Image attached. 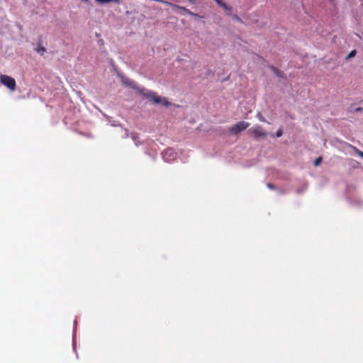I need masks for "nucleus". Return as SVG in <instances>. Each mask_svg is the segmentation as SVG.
<instances>
[{"label": "nucleus", "mask_w": 363, "mask_h": 363, "mask_svg": "<svg viewBox=\"0 0 363 363\" xmlns=\"http://www.w3.org/2000/svg\"><path fill=\"white\" fill-rule=\"evenodd\" d=\"M272 70L274 72V73L276 74H277L278 76H280L279 71L277 69H276L275 67H272Z\"/></svg>", "instance_id": "dca6fc26"}, {"label": "nucleus", "mask_w": 363, "mask_h": 363, "mask_svg": "<svg viewBox=\"0 0 363 363\" xmlns=\"http://www.w3.org/2000/svg\"><path fill=\"white\" fill-rule=\"evenodd\" d=\"M40 51H45V48L40 49Z\"/></svg>", "instance_id": "aec40b11"}, {"label": "nucleus", "mask_w": 363, "mask_h": 363, "mask_svg": "<svg viewBox=\"0 0 363 363\" xmlns=\"http://www.w3.org/2000/svg\"><path fill=\"white\" fill-rule=\"evenodd\" d=\"M172 8H173L174 9H178V10H180V11H183L184 12L186 10V8L184 7V6H179V5H176V4H174L172 3L170 4V6Z\"/></svg>", "instance_id": "6e6552de"}, {"label": "nucleus", "mask_w": 363, "mask_h": 363, "mask_svg": "<svg viewBox=\"0 0 363 363\" xmlns=\"http://www.w3.org/2000/svg\"><path fill=\"white\" fill-rule=\"evenodd\" d=\"M322 162V158L321 157H318L317 158L315 161H314V165L315 166H318Z\"/></svg>", "instance_id": "4468645a"}, {"label": "nucleus", "mask_w": 363, "mask_h": 363, "mask_svg": "<svg viewBox=\"0 0 363 363\" xmlns=\"http://www.w3.org/2000/svg\"><path fill=\"white\" fill-rule=\"evenodd\" d=\"M140 93L150 101H152L155 104H161L165 107H168L171 105V103L168 101L167 99L165 97H161L158 96L155 92L141 89Z\"/></svg>", "instance_id": "f257e3e1"}, {"label": "nucleus", "mask_w": 363, "mask_h": 363, "mask_svg": "<svg viewBox=\"0 0 363 363\" xmlns=\"http://www.w3.org/2000/svg\"><path fill=\"white\" fill-rule=\"evenodd\" d=\"M164 160L170 162L176 158V152L172 149H167L162 153Z\"/></svg>", "instance_id": "39448f33"}, {"label": "nucleus", "mask_w": 363, "mask_h": 363, "mask_svg": "<svg viewBox=\"0 0 363 363\" xmlns=\"http://www.w3.org/2000/svg\"><path fill=\"white\" fill-rule=\"evenodd\" d=\"M40 51H45V48L40 49Z\"/></svg>", "instance_id": "6ab92c4d"}, {"label": "nucleus", "mask_w": 363, "mask_h": 363, "mask_svg": "<svg viewBox=\"0 0 363 363\" xmlns=\"http://www.w3.org/2000/svg\"><path fill=\"white\" fill-rule=\"evenodd\" d=\"M81 1L87 3L89 0H81Z\"/></svg>", "instance_id": "f3484780"}, {"label": "nucleus", "mask_w": 363, "mask_h": 363, "mask_svg": "<svg viewBox=\"0 0 363 363\" xmlns=\"http://www.w3.org/2000/svg\"><path fill=\"white\" fill-rule=\"evenodd\" d=\"M189 1L191 2V3H194V0H188Z\"/></svg>", "instance_id": "a211bd4d"}, {"label": "nucleus", "mask_w": 363, "mask_h": 363, "mask_svg": "<svg viewBox=\"0 0 363 363\" xmlns=\"http://www.w3.org/2000/svg\"><path fill=\"white\" fill-rule=\"evenodd\" d=\"M357 54L356 50H352L346 57V60H349L350 58L354 57Z\"/></svg>", "instance_id": "1a4fd4ad"}, {"label": "nucleus", "mask_w": 363, "mask_h": 363, "mask_svg": "<svg viewBox=\"0 0 363 363\" xmlns=\"http://www.w3.org/2000/svg\"><path fill=\"white\" fill-rule=\"evenodd\" d=\"M219 6L225 9V10L230 9V8L223 2H222Z\"/></svg>", "instance_id": "2eb2a0df"}, {"label": "nucleus", "mask_w": 363, "mask_h": 363, "mask_svg": "<svg viewBox=\"0 0 363 363\" xmlns=\"http://www.w3.org/2000/svg\"><path fill=\"white\" fill-rule=\"evenodd\" d=\"M257 118L261 121V122H266L265 118L262 116V114L260 112H258L257 113Z\"/></svg>", "instance_id": "9d476101"}, {"label": "nucleus", "mask_w": 363, "mask_h": 363, "mask_svg": "<svg viewBox=\"0 0 363 363\" xmlns=\"http://www.w3.org/2000/svg\"><path fill=\"white\" fill-rule=\"evenodd\" d=\"M186 14L189 15V16H194V17H199V15L196 14V13H194L193 12H191L190 10L186 9L185 11H184Z\"/></svg>", "instance_id": "f8f14e48"}, {"label": "nucleus", "mask_w": 363, "mask_h": 363, "mask_svg": "<svg viewBox=\"0 0 363 363\" xmlns=\"http://www.w3.org/2000/svg\"><path fill=\"white\" fill-rule=\"evenodd\" d=\"M347 146L348 147L352 149L359 157L363 158V152L360 151L357 147H355L354 146H353V145H352L350 144H347Z\"/></svg>", "instance_id": "423d86ee"}, {"label": "nucleus", "mask_w": 363, "mask_h": 363, "mask_svg": "<svg viewBox=\"0 0 363 363\" xmlns=\"http://www.w3.org/2000/svg\"><path fill=\"white\" fill-rule=\"evenodd\" d=\"M250 131L256 138H265L267 136V133L259 125L253 126Z\"/></svg>", "instance_id": "20e7f679"}, {"label": "nucleus", "mask_w": 363, "mask_h": 363, "mask_svg": "<svg viewBox=\"0 0 363 363\" xmlns=\"http://www.w3.org/2000/svg\"><path fill=\"white\" fill-rule=\"evenodd\" d=\"M0 82L4 86L7 87L11 91H13L16 89V83L13 77L6 74H1Z\"/></svg>", "instance_id": "f03ea898"}, {"label": "nucleus", "mask_w": 363, "mask_h": 363, "mask_svg": "<svg viewBox=\"0 0 363 363\" xmlns=\"http://www.w3.org/2000/svg\"><path fill=\"white\" fill-rule=\"evenodd\" d=\"M283 135V130L282 128H279L278 130L276 133V136L277 138H280Z\"/></svg>", "instance_id": "ddd939ff"}, {"label": "nucleus", "mask_w": 363, "mask_h": 363, "mask_svg": "<svg viewBox=\"0 0 363 363\" xmlns=\"http://www.w3.org/2000/svg\"><path fill=\"white\" fill-rule=\"evenodd\" d=\"M96 2L99 3V4H108V3H111V2H114V3H116V4H119L120 3V0H94Z\"/></svg>", "instance_id": "0eeeda50"}, {"label": "nucleus", "mask_w": 363, "mask_h": 363, "mask_svg": "<svg viewBox=\"0 0 363 363\" xmlns=\"http://www.w3.org/2000/svg\"><path fill=\"white\" fill-rule=\"evenodd\" d=\"M250 126V123L245 121H239L229 128V132L238 135Z\"/></svg>", "instance_id": "7ed1b4c3"}, {"label": "nucleus", "mask_w": 363, "mask_h": 363, "mask_svg": "<svg viewBox=\"0 0 363 363\" xmlns=\"http://www.w3.org/2000/svg\"><path fill=\"white\" fill-rule=\"evenodd\" d=\"M186 14L189 15V16H194V17H199V15L196 14V13H194L193 12H191L190 10L186 9L185 11H184Z\"/></svg>", "instance_id": "9b49d317"}]
</instances>
